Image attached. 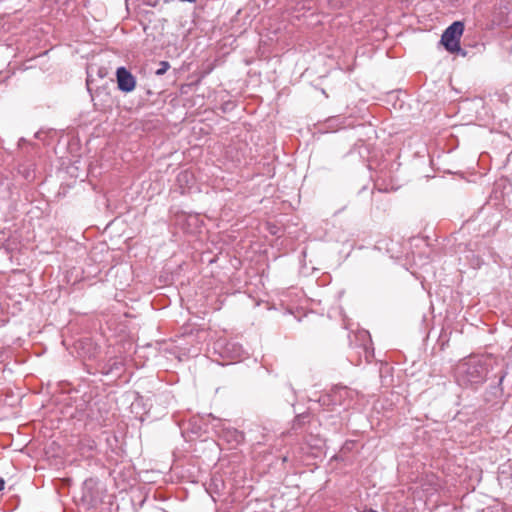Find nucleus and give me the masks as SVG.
<instances>
[{"mask_svg": "<svg viewBox=\"0 0 512 512\" xmlns=\"http://www.w3.org/2000/svg\"><path fill=\"white\" fill-rule=\"evenodd\" d=\"M57 480L64 481V480H66V479H65V478H58Z\"/></svg>", "mask_w": 512, "mask_h": 512, "instance_id": "7", "label": "nucleus"}, {"mask_svg": "<svg viewBox=\"0 0 512 512\" xmlns=\"http://www.w3.org/2000/svg\"><path fill=\"white\" fill-rule=\"evenodd\" d=\"M0 480H3L2 478H0Z\"/></svg>", "mask_w": 512, "mask_h": 512, "instance_id": "8", "label": "nucleus"}, {"mask_svg": "<svg viewBox=\"0 0 512 512\" xmlns=\"http://www.w3.org/2000/svg\"><path fill=\"white\" fill-rule=\"evenodd\" d=\"M464 31L462 22L456 21L450 25L443 33L441 42L449 52L460 50L459 41Z\"/></svg>", "mask_w": 512, "mask_h": 512, "instance_id": "1", "label": "nucleus"}, {"mask_svg": "<svg viewBox=\"0 0 512 512\" xmlns=\"http://www.w3.org/2000/svg\"><path fill=\"white\" fill-rule=\"evenodd\" d=\"M364 512H377V511H376V510H374V509H369V510H366V511H364Z\"/></svg>", "mask_w": 512, "mask_h": 512, "instance_id": "6", "label": "nucleus"}, {"mask_svg": "<svg viewBox=\"0 0 512 512\" xmlns=\"http://www.w3.org/2000/svg\"><path fill=\"white\" fill-rule=\"evenodd\" d=\"M225 482H203V487L207 493L215 500L214 493H217L219 486L223 487Z\"/></svg>", "mask_w": 512, "mask_h": 512, "instance_id": "3", "label": "nucleus"}, {"mask_svg": "<svg viewBox=\"0 0 512 512\" xmlns=\"http://www.w3.org/2000/svg\"><path fill=\"white\" fill-rule=\"evenodd\" d=\"M169 63L168 62H161L160 63V68H158L156 70V75H163L164 73H166V71L169 69Z\"/></svg>", "mask_w": 512, "mask_h": 512, "instance_id": "4", "label": "nucleus"}, {"mask_svg": "<svg viewBox=\"0 0 512 512\" xmlns=\"http://www.w3.org/2000/svg\"><path fill=\"white\" fill-rule=\"evenodd\" d=\"M118 88L123 92H131L136 87L135 77L125 68L119 67L116 71Z\"/></svg>", "mask_w": 512, "mask_h": 512, "instance_id": "2", "label": "nucleus"}, {"mask_svg": "<svg viewBox=\"0 0 512 512\" xmlns=\"http://www.w3.org/2000/svg\"><path fill=\"white\" fill-rule=\"evenodd\" d=\"M5 487V482H0V491H2Z\"/></svg>", "mask_w": 512, "mask_h": 512, "instance_id": "5", "label": "nucleus"}]
</instances>
